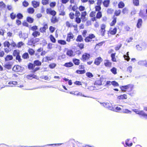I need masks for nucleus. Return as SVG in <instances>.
I'll list each match as a JSON object with an SVG mask.
<instances>
[{"label":"nucleus","instance_id":"1","mask_svg":"<svg viewBox=\"0 0 147 147\" xmlns=\"http://www.w3.org/2000/svg\"><path fill=\"white\" fill-rule=\"evenodd\" d=\"M134 85L132 84H129L127 85L122 86L120 87V88L122 91H125L126 90H129L131 92L133 90Z\"/></svg>","mask_w":147,"mask_h":147},{"label":"nucleus","instance_id":"2","mask_svg":"<svg viewBox=\"0 0 147 147\" xmlns=\"http://www.w3.org/2000/svg\"><path fill=\"white\" fill-rule=\"evenodd\" d=\"M4 46L5 47L4 50L6 53H8L11 50L10 43L7 41H5L4 43Z\"/></svg>","mask_w":147,"mask_h":147},{"label":"nucleus","instance_id":"3","mask_svg":"<svg viewBox=\"0 0 147 147\" xmlns=\"http://www.w3.org/2000/svg\"><path fill=\"white\" fill-rule=\"evenodd\" d=\"M133 111L135 112L137 114L141 115L144 118L147 119V114L144 111H138V110L135 109H133Z\"/></svg>","mask_w":147,"mask_h":147},{"label":"nucleus","instance_id":"4","mask_svg":"<svg viewBox=\"0 0 147 147\" xmlns=\"http://www.w3.org/2000/svg\"><path fill=\"white\" fill-rule=\"evenodd\" d=\"M100 104H102V105L105 107L109 109L112 111H114V109L112 107L111 104L107 102L100 103Z\"/></svg>","mask_w":147,"mask_h":147},{"label":"nucleus","instance_id":"5","mask_svg":"<svg viewBox=\"0 0 147 147\" xmlns=\"http://www.w3.org/2000/svg\"><path fill=\"white\" fill-rule=\"evenodd\" d=\"M90 57V55L89 54L85 53L82 55L81 59L83 61H85L88 60Z\"/></svg>","mask_w":147,"mask_h":147},{"label":"nucleus","instance_id":"6","mask_svg":"<svg viewBox=\"0 0 147 147\" xmlns=\"http://www.w3.org/2000/svg\"><path fill=\"white\" fill-rule=\"evenodd\" d=\"M74 37L73 34L71 32H70L67 34L66 41L68 42H69L71 40L73 39Z\"/></svg>","mask_w":147,"mask_h":147},{"label":"nucleus","instance_id":"7","mask_svg":"<svg viewBox=\"0 0 147 147\" xmlns=\"http://www.w3.org/2000/svg\"><path fill=\"white\" fill-rule=\"evenodd\" d=\"M105 25L104 24H102L101 26L100 33L101 35L102 36H104L105 35Z\"/></svg>","mask_w":147,"mask_h":147},{"label":"nucleus","instance_id":"8","mask_svg":"<svg viewBox=\"0 0 147 147\" xmlns=\"http://www.w3.org/2000/svg\"><path fill=\"white\" fill-rule=\"evenodd\" d=\"M19 35L20 38H22L24 39L27 38L28 37V34L26 33L22 34L21 31H20L19 32Z\"/></svg>","mask_w":147,"mask_h":147},{"label":"nucleus","instance_id":"9","mask_svg":"<svg viewBox=\"0 0 147 147\" xmlns=\"http://www.w3.org/2000/svg\"><path fill=\"white\" fill-rule=\"evenodd\" d=\"M46 12L47 14H50L51 15L55 16L56 13V12L54 10H52L51 8L47 9L46 10Z\"/></svg>","mask_w":147,"mask_h":147},{"label":"nucleus","instance_id":"10","mask_svg":"<svg viewBox=\"0 0 147 147\" xmlns=\"http://www.w3.org/2000/svg\"><path fill=\"white\" fill-rule=\"evenodd\" d=\"M32 3L33 6L34 8H36L39 6L40 3L35 1H32Z\"/></svg>","mask_w":147,"mask_h":147},{"label":"nucleus","instance_id":"11","mask_svg":"<svg viewBox=\"0 0 147 147\" xmlns=\"http://www.w3.org/2000/svg\"><path fill=\"white\" fill-rule=\"evenodd\" d=\"M102 61V59L100 57H98L94 61V63L97 65H99Z\"/></svg>","mask_w":147,"mask_h":147},{"label":"nucleus","instance_id":"12","mask_svg":"<svg viewBox=\"0 0 147 147\" xmlns=\"http://www.w3.org/2000/svg\"><path fill=\"white\" fill-rule=\"evenodd\" d=\"M48 28V26L47 24L44 25L43 27L41 28L40 29V31L41 32H45L46 30Z\"/></svg>","mask_w":147,"mask_h":147},{"label":"nucleus","instance_id":"13","mask_svg":"<svg viewBox=\"0 0 147 147\" xmlns=\"http://www.w3.org/2000/svg\"><path fill=\"white\" fill-rule=\"evenodd\" d=\"M142 20L141 19H139L138 21L137 24V27L138 28H140L142 25Z\"/></svg>","mask_w":147,"mask_h":147},{"label":"nucleus","instance_id":"14","mask_svg":"<svg viewBox=\"0 0 147 147\" xmlns=\"http://www.w3.org/2000/svg\"><path fill=\"white\" fill-rule=\"evenodd\" d=\"M21 66L18 65L14 66L13 68V70L16 71H19L21 70Z\"/></svg>","mask_w":147,"mask_h":147},{"label":"nucleus","instance_id":"15","mask_svg":"<svg viewBox=\"0 0 147 147\" xmlns=\"http://www.w3.org/2000/svg\"><path fill=\"white\" fill-rule=\"evenodd\" d=\"M104 64L106 67H110L111 65V63L109 60L105 61Z\"/></svg>","mask_w":147,"mask_h":147},{"label":"nucleus","instance_id":"16","mask_svg":"<svg viewBox=\"0 0 147 147\" xmlns=\"http://www.w3.org/2000/svg\"><path fill=\"white\" fill-rule=\"evenodd\" d=\"M117 29L116 28H115L113 30L111 28H110V33L112 35L115 34L117 32Z\"/></svg>","mask_w":147,"mask_h":147},{"label":"nucleus","instance_id":"17","mask_svg":"<svg viewBox=\"0 0 147 147\" xmlns=\"http://www.w3.org/2000/svg\"><path fill=\"white\" fill-rule=\"evenodd\" d=\"M35 43V42H34L33 38H32L30 39H28L27 44L28 45H32L34 43Z\"/></svg>","mask_w":147,"mask_h":147},{"label":"nucleus","instance_id":"18","mask_svg":"<svg viewBox=\"0 0 147 147\" xmlns=\"http://www.w3.org/2000/svg\"><path fill=\"white\" fill-rule=\"evenodd\" d=\"M127 98V95L125 94L121 95L120 96H118L117 97V98L119 100L126 99Z\"/></svg>","mask_w":147,"mask_h":147},{"label":"nucleus","instance_id":"19","mask_svg":"<svg viewBox=\"0 0 147 147\" xmlns=\"http://www.w3.org/2000/svg\"><path fill=\"white\" fill-rule=\"evenodd\" d=\"M139 15L140 16L143 18L144 19H146L147 18V15H144L143 13V11H140Z\"/></svg>","mask_w":147,"mask_h":147},{"label":"nucleus","instance_id":"20","mask_svg":"<svg viewBox=\"0 0 147 147\" xmlns=\"http://www.w3.org/2000/svg\"><path fill=\"white\" fill-rule=\"evenodd\" d=\"M34 64L35 66H39L41 65V63L38 60H36L34 62Z\"/></svg>","mask_w":147,"mask_h":147},{"label":"nucleus","instance_id":"21","mask_svg":"<svg viewBox=\"0 0 147 147\" xmlns=\"http://www.w3.org/2000/svg\"><path fill=\"white\" fill-rule=\"evenodd\" d=\"M13 59V57L11 55H8L5 58L6 61H8L12 60Z\"/></svg>","mask_w":147,"mask_h":147},{"label":"nucleus","instance_id":"22","mask_svg":"<svg viewBox=\"0 0 147 147\" xmlns=\"http://www.w3.org/2000/svg\"><path fill=\"white\" fill-rule=\"evenodd\" d=\"M58 20L57 18L53 16L51 19V22L53 24L58 22Z\"/></svg>","mask_w":147,"mask_h":147},{"label":"nucleus","instance_id":"23","mask_svg":"<svg viewBox=\"0 0 147 147\" xmlns=\"http://www.w3.org/2000/svg\"><path fill=\"white\" fill-rule=\"evenodd\" d=\"M66 54L67 55L71 57L73 55V51L71 50H69L67 51Z\"/></svg>","mask_w":147,"mask_h":147},{"label":"nucleus","instance_id":"24","mask_svg":"<svg viewBox=\"0 0 147 147\" xmlns=\"http://www.w3.org/2000/svg\"><path fill=\"white\" fill-rule=\"evenodd\" d=\"M116 20L117 18L114 16L113 18V20L112 22L110 23L111 26H113L115 25L116 22Z\"/></svg>","mask_w":147,"mask_h":147},{"label":"nucleus","instance_id":"25","mask_svg":"<svg viewBox=\"0 0 147 147\" xmlns=\"http://www.w3.org/2000/svg\"><path fill=\"white\" fill-rule=\"evenodd\" d=\"M13 55L14 56L16 57L20 55V52L19 50H14Z\"/></svg>","mask_w":147,"mask_h":147},{"label":"nucleus","instance_id":"26","mask_svg":"<svg viewBox=\"0 0 147 147\" xmlns=\"http://www.w3.org/2000/svg\"><path fill=\"white\" fill-rule=\"evenodd\" d=\"M28 66V68L29 69L33 70L35 67V65L33 64L30 63Z\"/></svg>","mask_w":147,"mask_h":147},{"label":"nucleus","instance_id":"27","mask_svg":"<svg viewBox=\"0 0 147 147\" xmlns=\"http://www.w3.org/2000/svg\"><path fill=\"white\" fill-rule=\"evenodd\" d=\"M73 65V63L71 62L67 63L65 64L64 66L67 67H70Z\"/></svg>","mask_w":147,"mask_h":147},{"label":"nucleus","instance_id":"28","mask_svg":"<svg viewBox=\"0 0 147 147\" xmlns=\"http://www.w3.org/2000/svg\"><path fill=\"white\" fill-rule=\"evenodd\" d=\"M110 1L109 0H106L104 1L103 3L104 6L106 7H107L109 6V3Z\"/></svg>","mask_w":147,"mask_h":147},{"label":"nucleus","instance_id":"29","mask_svg":"<svg viewBox=\"0 0 147 147\" xmlns=\"http://www.w3.org/2000/svg\"><path fill=\"white\" fill-rule=\"evenodd\" d=\"M28 12L30 13H33L34 11V10L32 7H30L27 9Z\"/></svg>","mask_w":147,"mask_h":147},{"label":"nucleus","instance_id":"30","mask_svg":"<svg viewBox=\"0 0 147 147\" xmlns=\"http://www.w3.org/2000/svg\"><path fill=\"white\" fill-rule=\"evenodd\" d=\"M73 61L74 64L76 65H78L80 63V61L79 59H73Z\"/></svg>","mask_w":147,"mask_h":147},{"label":"nucleus","instance_id":"31","mask_svg":"<svg viewBox=\"0 0 147 147\" xmlns=\"http://www.w3.org/2000/svg\"><path fill=\"white\" fill-rule=\"evenodd\" d=\"M96 14V12L94 11H92L91 12L90 14V16L92 17H94L93 19V20H95L96 18L94 17Z\"/></svg>","mask_w":147,"mask_h":147},{"label":"nucleus","instance_id":"32","mask_svg":"<svg viewBox=\"0 0 147 147\" xmlns=\"http://www.w3.org/2000/svg\"><path fill=\"white\" fill-rule=\"evenodd\" d=\"M83 40V38L81 35H79L77 37L76 41L77 42H81Z\"/></svg>","mask_w":147,"mask_h":147},{"label":"nucleus","instance_id":"33","mask_svg":"<svg viewBox=\"0 0 147 147\" xmlns=\"http://www.w3.org/2000/svg\"><path fill=\"white\" fill-rule=\"evenodd\" d=\"M32 35L34 37H36L37 36H39L40 35V33L38 31H35L32 33Z\"/></svg>","mask_w":147,"mask_h":147},{"label":"nucleus","instance_id":"34","mask_svg":"<svg viewBox=\"0 0 147 147\" xmlns=\"http://www.w3.org/2000/svg\"><path fill=\"white\" fill-rule=\"evenodd\" d=\"M52 59L53 58L51 57H48L47 56L44 58L43 60H44L46 62L47 61H51Z\"/></svg>","mask_w":147,"mask_h":147},{"label":"nucleus","instance_id":"35","mask_svg":"<svg viewBox=\"0 0 147 147\" xmlns=\"http://www.w3.org/2000/svg\"><path fill=\"white\" fill-rule=\"evenodd\" d=\"M87 14L86 12L85 11L81 13V18L84 19L85 18V17Z\"/></svg>","mask_w":147,"mask_h":147},{"label":"nucleus","instance_id":"36","mask_svg":"<svg viewBox=\"0 0 147 147\" xmlns=\"http://www.w3.org/2000/svg\"><path fill=\"white\" fill-rule=\"evenodd\" d=\"M117 70L116 68L113 67L111 69V71L114 74H117Z\"/></svg>","mask_w":147,"mask_h":147},{"label":"nucleus","instance_id":"37","mask_svg":"<svg viewBox=\"0 0 147 147\" xmlns=\"http://www.w3.org/2000/svg\"><path fill=\"white\" fill-rule=\"evenodd\" d=\"M125 5L124 3L122 2H120L118 4L119 7L120 8H122Z\"/></svg>","mask_w":147,"mask_h":147},{"label":"nucleus","instance_id":"38","mask_svg":"<svg viewBox=\"0 0 147 147\" xmlns=\"http://www.w3.org/2000/svg\"><path fill=\"white\" fill-rule=\"evenodd\" d=\"M58 42L62 45H65L66 44V41L64 40H58Z\"/></svg>","mask_w":147,"mask_h":147},{"label":"nucleus","instance_id":"39","mask_svg":"<svg viewBox=\"0 0 147 147\" xmlns=\"http://www.w3.org/2000/svg\"><path fill=\"white\" fill-rule=\"evenodd\" d=\"M27 21L29 23H32L33 22L34 19L30 17H28L27 18Z\"/></svg>","mask_w":147,"mask_h":147},{"label":"nucleus","instance_id":"40","mask_svg":"<svg viewBox=\"0 0 147 147\" xmlns=\"http://www.w3.org/2000/svg\"><path fill=\"white\" fill-rule=\"evenodd\" d=\"M9 84H11L10 86L11 87H13L14 85H16L17 84V82L15 81L10 82L8 83Z\"/></svg>","mask_w":147,"mask_h":147},{"label":"nucleus","instance_id":"41","mask_svg":"<svg viewBox=\"0 0 147 147\" xmlns=\"http://www.w3.org/2000/svg\"><path fill=\"white\" fill-rule=\"evenodd\" d=\"M122 46V44L121 43H119L115 47V49L116 51L119 50Z\"/></svg>","mask_w":147,"mask_h":147},{"label":"nucleus","instance_id":"42","mask_svg":"<svg viewBox=\"0 0 147 147\" xmlns=\"http://www.w3.org/2000/svg\"><path fill=\"white\" fill-rule=\"evenodd\" d=\"M146 61H141L138 62V64L139 65H144V64H146Z\"/></svg>","mask_w":147,"mask_h":147},{"label":"nucleus","instance_id":"43","mask_svg":"<svg viewBox=\"0 0 147 147\" xmlns=\"http://www.w3.org/2000/svg\"><path fill=\"white\" fill-rule=\"evenodd\" d=\"M115 54L112 53L111 55V57L112 59V60L114 62L116 61V59L115 57Z\"/></svg>","mask_w":147,"mask_h":147},{"label":"nucleus","instance_id":"44","mask_svg":"<svg viewBox=\"0 0 147 147\" xmlns=\"http://www.w3.org/2000/svg\"><path fill=\"white\" fill-rule=\"evenodd\" d=\"M22 57L24 59H26L29 58L28 54L27 53H25L22 56Z\"/></svg>","mask_w":147,"mask_h":147},{"label":"nucleus","instance_id":"45","mask_svg":"<svg viewBox=\"0 0 147 147\" xmlns=\"http://www.w3.org/2000/svg\"><path fill=\"white\" fill-rule=\"evenodd\" d=\"M94 84L95 85H100L102 84V82L100 80H98L95 82Z\"/></svg>","mask_w":147,"mask_h":147},{"label":"nucleus","instance_id":"46","mask_svg":"<svg viewBox=\"0 0 147 147\" xmlns=\"http://www.w3.org/2000/svg\"><path fill=\"white\" fill-rule=\"evenodd\" d=\"M0 7L2 9H3L5 7V5L2 1L0 2Z\"/></svg>","mask_w":147,"mask_h":147},{"label":"nucleus","instance_id":"47","mask_svg":"<svg viewBox=\"0 0 147 147\" xmlns=\"http://www.w3.org/2000/svg\"><path fill=\"white\" fill-rule=\"evenodd\" d=\"M56 65L55 63H52L49 65V67L51 69H53L56 66Z\"/></svg>","mask_w":147,"mask_h":147},{"label":"nucleus","instance_id":"48","mask_svg":"<svg viewBox=\"0 0 147 147\" xmlns=\"http://www.w3.org/2000/svg\"><path fill=\"white\" fill-rule=\"evenodd\" d=\"M102 16V15L101 12L98 11L96 14V18H100Z\"/></svg>","mask_w":147,"mask_h":147},{"label":"nucleus","instance_id":"49","mask_svg":"<svg viewBox=\"0 0 147 147\" xmlns=\"http://www.w3.org/2000/svg\"><path fill=\"white\" fill-rule=\"evenodd\" d=\"M10 16L12 20H14L16 18V14H14L13 13H12L10 14Z\"/></svg>","mask_w":147,"mask_h":147},{"label":"nucleus","instance_id":"50","mask_svg":"<svg viewBox=\"0 0 147 147\" xmlns=\"http://www.w3.org/2000/svg\"><path fill=\"white\" fill-rule=\"evenodd\" d=\"M5 55V53L3 51L0 49V57H3Z\"/></svg>","mask_w":147,"mask_h":147},{"label":"nucleus","instance_id":"51","mask_svg":"<svg viewBox=\"0 0 147 147\" xmlns=\"http://www.w3.org/2000/svg\"><path fill=\"white\" fill-rule=\"evenodd\" d=\"M136 49L138 51H141L142 50L141 45H137L136 46Z\"/></svg>","mask_w":147,"mask_h":147},{"label":"nucleus","instance_id":"52","mask_svg":"<svg viewBox=\"0 0 147 147\" xmlns=\"http://www.w3.org/2000/svg\"><path fill=\"white\" fill-rule=\"evenodd\" d=\"M17 17L18 19H22L23 17V16L22 15L21 13H18L17 15Z\"/></svg>","mask_w":147,"mask_h":147},{"label":"nucleus","instance_id":"53","mask_svg":"<svg viewBox=\"0 0 147 147\" xmlns=\"http://www.w3.org/2000/svg\"><path fill=\"white\" fill-rule=\"evenodd\" d=\"M28 52L29 54L31 55H33L34 53V51L32 49H29L28 50Z\"/></svg>","mask_w":147,"mask_h":147},{"label":"nucleus","instance_id":"54","mask_svg":"<svg viewBox=\"0 0 147 147\" xmlns=\"http://www.w3.org/2000/svg\"><path fill=\"white\" fill-rule=\"evenodd\" d=\"M69 7L71 8V7H72V10L73 11H75L76 9H77L78 7L76 5H74L73 7L72 6V5H70L69 6Z\"/></svg>","mask_w":147,"mask_h":147},{"label":"nucleus","instance_id":"55","mask_svg":"<svg viewBox=\"0 0 147 147\" xmlns=\"http://www.w3.org/2000/svg\"><path fill=\"white\" fill-rule=\"evenodd\" d=\"M134 4L136 6H138L139 4V0H133Z\"/></svg>","mask_w":147,"mask_h":147},{"label":"nucleus","instance_id":"56","mask_svg":"<svg viewBox=\"0 0 147 147\" xmlns=\"http://www.w3.org/2000/svg\"><path fill=\"white\" fill-rule=\"evenodd\" d=\"M121 13V10H116L115 11V14L116 16H119Z\"/></svg>","mask_w":147,"mask_h":147},{"label":"nucleus","instance_id":"57","mask_svg":"<svg viewBox=\"0 0 147 147\" xmlns=\"http://www.w3.org/2000/svg\"><path fill=\"white\" fill-rule=\"evenodd\" d=\"M49 1V0H42V3L43 5H46L48 3Z\"/></svg>","mask_w":147,"mask_h":147},{"label":"nucleus","instance_id":"58","mask_svg":"<svg viewBox=\"0 0 147 147\" xmlns=\"http://www.w3.org/2000/svg\"><path fill=\"white\" fill-rule=\"evenodd\" d=\"M141 45L142 50L145 49L147 47V45L145 43H143Z\"/></svg>","mask_w":147,"mask_h":147},{"label":"nucleus","instance_id":"59","mask_svg":"<svg viewBox=\"0 0 147 147\" xmlns=\"http://www.w3.org/2000/svg\"><path fill=\"white\" fill-rule=\"evenodd\" d=\"M49 29L51 32L53 33L55 29V28L53 27V26H51L50 27Z\"/></svg>","mask_w":147,"mask_h":147},{"label":"nucleus","instance_id":"60","mask_svg":"<svg viewBox=\"0 0 147 147\" xmlns=\"http://www.w3.org/2000/svg\"><path fill=\"white\" fill-rule=\"evenodd\" d=\"M50 39L51 40V41L53 42H55L56 41V40L55 38L52 36V35H51L50 36Z\"/></svg>","mask_w":147,"mask_h":147},{"label":"nucleus","instance_id":"61","mask_svg":"<svg viewBox=\"0 0 147 147\" xmlns=\"http://www.w3.org/2000/svg\"><path fill=\"white\" fill-rule=\"evenodd\" d=\"M112 85L114 86H118V83L116 82L115 81H112Z\"/></svg>","mask_w":147,"mask_h":147},{"label":"nucleus","instance_id":"62","mask_svg":"<svg viewBox=\"0 0 147 147\" xmlns=\"http://www.w3.org/2000/svg\"><path fill=\"white\" fill-rule=\"evenodd\" d=\"M86 74L87 76L90 78H91L93 76L92 74L90 72L87 73Z\"/></svg>","mask_w":147,"mask_h":147},{"label":"nucleus","instance_id":"63","mask_svg":"<svg viewBox=\"0 0 147 147\" xmlns=\"http://www.w3.org/2000/svg\"><path fill=\"white\" fill-rule=\"evenodd\" d=\"M95 10L96 11H99L101 9V7L99 5L96 6L95 7Z\"/></svg>","mask_w":147,"mask_h":147},{"label":"nucleus","instance_id":"64","mask_svg":"<svg viewBox=\"0 0 147 147\" xmlns=\"http://www.w3.org/2000/svg\"><path fill=\"white\" fill-rule=\"evenodd\" d=\"M24 45V43L22 42H18L17 45V47L18 48Z\"/></svg>","mask_w":147,"mask_h":147}]
</instances>
